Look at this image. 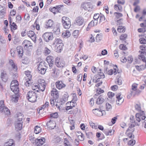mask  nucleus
Listing matches in <instances>:
<instances>
[{
  "label": "nucleus",
  "instance_id": "nucleus-1",
  "mask_svg": "<svg viewBox=\"0 0 146 146\" xmlns=\"http://www.w3.org/2000/svg\"><path fill=\"white\" fill-rule=\"evenodd\" d=\"M144 112L142 111L141 113H137L135 115V117L136 121L139 123L140 121L143 123H145V125L146 126V116H145Z\"/></svg>",
  "mask_w": 146,
  "mask_h": 146
},
{
  "label": "nucleus",
  "instance_id": "nucleus-2",
  "mask_svg": "<svg viewBox=\"0 0 146 146\" xmlns=\"http://www.w3.org/2000/svg\"><path fill=\"white\" fill-rule=\"evenodd\" d=\"M27 99L32 102H35L36 100V94L34 91L29 92L27 95Z\"/></svg>",
  "mask_w": 146,
  "mask_h": 146
},
{
  "label": "nucleus",
  "instance_id": "nucleus-3",
  "mask_svg": "<svg viewBox=\"0 0 146 146\" xmlns=\"http://www.w3.org/2000/svg\"><path fill=\"white\" fill-rule=\"evenodd\" d=\"M11 90L15 94L12 96L13 99H14L15 101H17L19 95V89L18 86L16 85L13 87L11 88Z\"/></svg>",
  "mask_w": 146,
  "mask_h": 146
},
{
  "label": "nucleus",
  "instance_id": "nucleus-4",
  "mask_svg": "<svg viewBox=\"0 0 146 146\" xmlns=\"http://www.w3.org/2000/svg\"><path fill=\"white\" fill-rule=\"evenodd\" d=\"M62 22L63 27L65 29H69L71 25L70 19L67 17H63L62 18Z\"/></svg>",
  "mask_w": 146,
  "mask_h": 146
},
{
  "label": "nucleus",
  "instance_id": "nucleus-5",
  "mask_svg": "<svg viewBox=\"0 0 146 146\" xmlns=\"http://www.w3.org/2000/svg\"><path fill=\"white\" fill-rule=\"evenodd\" d=\"M45 81L43 79H39L38 80V85H37V88L39 91L42 92L44 91L46 87Z\"/></svg>",
  "mask_w": 146,
  "mask_h": 146
},
{
  "label": "nucleus",
  "instance_id": "nucleus-6",
  "mask_svg": "<svg viewBox=\"0 0 146 146\" xmlns=\"http://www.w3.org/2000/svg\"><path fill=\"white\" fill-rule=\"evenodd\" d=\"M36 125L35 127V130L34 131V134H30L29 135V140L31 143L35 146L36 145Z\"/></svg>",
  "mask_w": 146,
  "mask_h": 146
},
{
  "label": "nucleus",
  "instance_id": "nucleus-7",
  "mask_svg": "<svg viewBox=\"0 0 146 146\" xmlns=\"http://www.w3.org/2000/svg\"><path fill=\"white\" fill-rule=\"evenodd\" d=\"M42 37L44 40L46 42H48L50 40L52 39L53 35L51 33H46L43 35Z\"/></svg>",
  "mask_w": 146,
  "mask_h": 146
},
{
  "label": "nucleus",
  "instance_id": "nucleus-8",
  "mask_svg": "<svg viewBox=\"0 0 146 146\" xmlns=\"http://www.w3.org/2000/svg\"><path fill=\"white\" fill-rule=\"evenodd\" d=\"M137 84H133L132 85V91H131V95L134 96L135 95L138 94L141 92V91L137 90Z\"/></svg>",
  "mask_w": 146,
  "mask_h": 146
},
{
  "label": "nucleus",
  "instance_id": "nucleus-9",
  "mask_svg": "<svg viewBox=\"0 0 146 146\" xmlns=\"http://www.w3.org/2000/svg\"><path fill=\"white\" fill-rule=\"evenodd\" d=\"M63 5H59L54 7L52 8H50L49 9L50 11L52 12L54 14L59 12L61 8L63 7Z\"/></svg>",
  "mask_w": 146,
  "mask_h": 146
},
{
  "label": "nucleus",
  "instance_id": "nucleus-10",
  "mask_svg": "<svg viewBox=\"0 0 146 146\" xmlns=\"http://www.w3.org/2000/svg\"><path fill=\"white\" fill-rule=\"evenodd\" d=\"M22 44L25 49H27L30 48L29 47H32V44L31 43V42L27 40H24L22 43Z\"/></svg>",
  "mask_w": 146,
  "mask_h": 146
},
{
  "label": "nucleus",
  "instance_id": "nucleus-11",
  "mask_svg": "<svg viewBox=\"0 0 146 146\" xmlns=\"http://www.w3.org/2000/svg\"><path fill=\"white\" fill-rule=\"evenodd\" d=\"M23 122L16 121L15 123V127L17 131H19L23 127Z\"/></svg>",
  "mask_w": 146,
  "mask_h": 146
},
{
  "label": "nucleus",
  "instance_id": "nucleus-12",
  "mask_svg": "<svg viewBox=\"0 0 146 146\" xmlns=\"http://www.w3.org/2000/svg\"><path fill=\"white\" fill-rule=\"evenodd\" d=\"M27 35L28 36L30 37L33 41L35 43L36 42V35L35 34L34 32L33 31H29L27 33Z\"/></svg>",
  "mask_w": 146,
  "mask_h": 146
},
{
  "label": "nucleus",
  "instance_id": "nucleus-13",
  "mask_svg": "<svg viewBox=\"0 0 146 146\" xmlns=\"http://www.w3.org/2000/svg\"><path fill=\"white\" fill-rule=\"evenodd\" d=\"M54 22L51 19L48 21L46 24V28L47 29H53L54 26Z\"/></svg>",
  "mask_w": 146,
  "mask_h": 146
},
{
  "label": "nucleus",
  "instance_id": "nucleus-14",
  "mask_svg": "<svg viewBox=\"0 0 146 146\" xmlns=\"http://www.w3.org/2000/svg\"><path fill=\"white\" fill-rule=\"evenodd\" d=\"M51 95L55 100L58 99L59 97L58 91L55 88H53L51 91Z\"/></svg>",
  "mask_w": 146,
  "mask_h": 146
},
{
  "label": "nucleus",
  "instance_id": "nucleus-15",
  "mask_svg": "<svg viewBox=\"0 0 146 146\" xmlns=\"http://www.w3.org/2000/svg\"><path fill=\"white\" fill-rule=\"evenodd\" d=\"M121 95V93H118L116 94V98L117 100L116 101L117 104L118 105H120L122 103L123 100H122V98L120 97Z\"/></svg>",
  "mask_w": 146,
  "mask_h": 146
},
{
  "label": "nucleus",
  "instance_id": "nucleus-16",
  "mask_svg": "<svg viewBox=\"0 0 146 146\" xmlns=\"http://www.w3.org/2000/svg\"><path fill=\"white\" fill-rule=\"evenodd\" d=\"M17 51L19 56L21 58L23 56V47L21 46H17Z\"/></svg>",
  "mask_w": 146,
  "mask_h": 146
},
{
  "label": "nucleus",
  "instance_id": "nucleus-17",
  "mask_svg": "<svg viewBox=\"0 0 146 146\" xmlns=\"http://www.w3.org/2000/svg\"><path fill=\"white\" fill-rule=\"evenodd\" d=\"M1 78L2 80L4 82H6L8 79V76L5 71H3L1 72Z\"/></svg>",
  "mask_w": 146,
  "mask_h": 146
},
{
  "label": "nucleus",
  "instance_id": "nucleus-18",
  "mask_svg": "<svg viewBox=\"0 0 146 146\" xmlns=\"http://www.w3.org/2000/svg\"><path fill=\"white\" fill-rule=\"evenodd\" d=\"M56 88L59 90L61 89L65 86V85L61 81H58L56 83Z\"/></svg>",
  "mask_w": 146,
  "mask_h": 146
},
{
  "label": "nucleus",
  "instance_id": "nucleus-19",
  "mask_svg": "<svg viewBox=\"0 0 146 146\" xmlns=\"http://www.w3.org/2000/svg\"><path fill=\"white\" fill-rule=\"evenodd\" d=\"M76 23L78 25H81L83 24L84 22V19L82 17H79L77 18L76 20Z\"/></svg>",
  "mask_w": 146,
  "mask_h": 146
},
{
  "label": "nucleus",
  "instance_id": "nucleus-20",
  "mask_svg": "<svg viewBox=\"0 0 146 146\" xmlns=\"http://www.w3.org/2000/svg\"><path fill=\"white\" fill-rule=\"evenodd\" d=\"M38 138H40V137ZM37 146H40L42 145L44 143L45 139L44 137L40 138H37Z\"/></svg>",
  "mask_w": 146,
  "mask_h": 146
},
{
  "label": "nucleus",
  "instance_id": "nucleus-21",
  "mask_svg": "<svg viewBox=\"0 0 146 146\" xmlns=\"http://www.w3.org/2000/svg\"><path fill=\"white\" fill-rule=\"evenodd\" d=\"M31 73V72L29 70L25 71V74L26 75V76L25 77V79L24 80L31 79L32 75Z\"/></svg>",
  "mask_w": 146,
  "mask_h": 146
},
{
  "label": "nucleus",
  "instance_id": "nucleus-22",
  "mask_svg": "<svg viewBox=\"0 0 146 146\" xmlns=\"http://www.w3.org/2000/svg\"><path fill=\"white\" fill-rule=\"evenodd\" d=\"M14 141L12 139H11L8 141L5 142L4 146H15Z\"/></svg>",
  "mask_w": 146,
  "mask_h": 146
},
{
  "label": "nucleus",
  "instance_id": "nucleus-23",
  "mask_svg": "<svg viewBox=\"0 0 146 146\" xmlns=\"http://www.w3.org/2000/svg\"><path fill=\"white\" fill-rule=\"evenodd\" d=\"M136 69L139 71H141L145 69L146 64H139V65L135 66Z\"/></svg>",
  "mask_w": 146,
  "mask_h": 146
},
{
  "label": "nucleus",
  "instance_id": "nucleus-24",
  "mask_svg": "<svg viewBox=\"0 0 146 146\" xmlns=\"http://www.w3.org/2000/svg\"><path fill=\"white\" fill-rule=\"evenodd\" d=\"M54 124V122L52 121L51 120H50L46 123V125L48 127L51 129L54 128L55 125L53 126V125Z\"/></svg>",
  "mask_w": 146,
  "mask_h": 146
},
{
  "label": "nucleus",
  "instance_id": "nucleus-25",
  "mask_svg": "<svg viewBox=\"0 0 146 146\" xmlns=\"http://www.w3.org/2000/svg\"><path fill=\"white\" fill-rule=\"evenodd\" d=\"M63 44H60L58 45L55 46V48L56 50V52H61L63 49Z\"/></svg>",
  "mask_w": 146,
  "mask_h": 146
},
{
  "label": "nucleus",
  "instance_id": "nucleus-26",
  "mask_svg": "<svg viewBox=\"0 0 146 146\" xmlns=\"http://www.w3.org/2000/svg\"><path fill=\"white\" fill-rule=\"evenodd\" d=\"M128 128L127 129L126 131L128 132L130 131L132 132H133L135 130V128L134 127H135V125L133 124H130Z\"/></svg>",
  "mask_w": 146,
  "mask_h": 146
},
{
  "label": "nucleus",
  "instance_id": "nucleus-27",
  "mask_svg": "<svg viewBox=\"0 0 146 146\" xmlns=\"http://www.w3.org/2000/svg\"><path fill=\"white\" fill-rule=\"evenodd\" d=\"M104 101L103 98L101 97L100 96L96 100V104L98 105L101 104Z\"/></svg>",
  "mask_w": 146,
  "mask_h": 146
},
{
  "label": "nucleus",
  "instance_id": "nucleus-28",
  "mask_svg": "<svg viewBox=\"0 0 146 146\" xmlns=\"http://www.w3.org/2000/svg\"><path fill=\"white\" fill-rule=\"evenodd\" d=\"M5 13V10L4 6L0 5V15L2 16L1 18L4 17Z\"/></svg>",
  "mask_w": 146,
  "mask_h": 146
},
{
  "label": "nucleus",
  "instance_id": "nucleus-29",
  "mask_svg": "<svg viewBox=\"0 0 146 146\" xmlns=\"http://www.w3.org/2000/svg\"><path fill=\"white\" fill-rule=\"evenodd\" d=\"M60 44H63L62 40L60 38H55L53 43L54 46L58 45Z\"/></svg>",
  "mask_w": 146,
  "mask_h": 146
},
{
  "label": "nucleus",
  "instance_id": "nucleus-30",
  "mask_svg": "<svg viewBox=\"0 0 146 146\" xmlns=\"http://www.w3.org/2000/svg\"><path fill=\"white\" fill-rule=\"evenodd\" d=\"M3 108V109L2 110H0L1 112H3L6 115L10 114V110L4 106Z\"/></svg>",
  "mask_w": 146,
  "mask_h": 146
},
{
  "label": "nucleus",
  "instance_id": "nucleus-31",
  "mask_svg": "<svg viewBox=\"0 0 146 146\" xmlns=\"http://www.w3.org/2000/svg\"><path fill=\"white\" fill-rule=\"evenodd\" d=\"M46 60L48 64H53L54 61L53 57L51 56H48L46 58Z\"/></svg>",
  "mask_w": 146,
  "mask_h": 146
},
{
  "label": "nucleus",
  "instance_id": "nucleus-32",
  "mask_svg": "<svg viewBox=\"0 0 146 146\" xmlns=\"http://www.w3.org/2000/svg\"><path fill=\"white\" fill-rule=\"evenodd\" d=\"M71 35V33L68 30L66 31L63 33L62 36L64 38H68L70 37Z\"/></svg>",
  "mask_w": 146,
  "mask_h": 146
},
{
  "label": "nucleus",
  "instance_id": "nucleus-33",
  "mask_svg": "<svg viewBox=\"0 0 146 146\" xmlns=\"http://www.w3.org/2000/svg\"><path fill=\"white\" fill-rule=\"evenodd\" d=\"M17 121H18L23 122L22 121L23 118V115L21 113H17Z\"/></svg>",
  "mask_w": 146,
  "mask_h": 146
},
{
  "label": "nucleus",
  "instance_id": "nucleus-34",
  "mask_svg": "<svg viewBox=\"0 0 146 146\" xmlns=\"http://www.w3.org/2000/svg\"><path fill=\"white\" fill-rule=\"evenodd\" d=\"M117 31L119 33H124L125 31V28L121 25L119 26L117 29Z\"/></svg>",
  "mask_w": 146,
  "mask_h": 146
},
{
  "label": "nucleus",
  "instance_id": "nucleus-35",
  "mask_svg": "<svg viewBox=\"0 0 146 146\" xmlns=\"http://www.w3.org/2000/svg\"><path fill=\"white\" fill-rule=\"evenodd\" d=\"M114 15L115 17V21H116L119 19L120 17H121L123 16L122 14L117 12H115L114 13Z\"/></svg>",
  "mask_w": 146,
  "mask_h": 146
},
{
  "label": "nucleus",
  "instance_id": "nucleus-36",
  "mask_svg": "<svg viewBox=\"0 0 146 146\" xmlns=\"http://www.w3.org/2000/svg\"><path fill=\"white\" fill-rule=\"evenodd\" d=\"M98 23V21L96 20H93L88 24L89 26L92 27L96 25Z\"/></svg>",
  "mask_w": 146,
  "mask_h": 146
},
{
  "label": "nucleus",
  "instance_id": "nucleus-37",
  "mask_svg": "<svg viewBox=\"0 0 146 146\" xmlns=\"http://www.w3.org/2000/svg\"><path fill=\"white\" fill-rule=\"evenodd\" d=\"M70 124L71 125L70 126V129L72 130L75 129L74 123L75 122L73 119H69Z\"/></svg>",
  "mask_w": 146,
  "mask_h": 146
},
{
  "label": "nucleus",
  "instance_id": "nucleus-38",
  "mask_svg": "<svg viewBox=\"0 0 146 146\" xmlns=\"http://www.w3.org/2000/svg\"><path fill=\"white\" fill-rule=\"evenodd\" d=\"M37 69V71L39 73L42 74H45L46 71V70L45 68L38 67Z\"/></svg>",
  "mask_w": 146,
  "mask_h": 146
},
{
  "label": "nucleus",
  "instance_id": "nucleus-39",
  "mask_svg": "<svg viewBox=\"0 0 146 146\" xmlns=\"http://www.w3.org/2000/svg\"><path fill=\"white\" fill-rule=\"evenodd\" d=\"M114 131L113 132L112 130H111L108 129H105L104 130V132L106 135H111L112 133H113Z\"/></svg>",
  "mask_w": 146,
  "mask_h": 146
},
{
  "label": "nucleus",
  "instance_id": "nucleus-40",
  "mask_svg": "<svg viewBox=\"0 0 146 146\" xmlns=\"http://www.w3.org/2000/svg\"><path fill=\"white\" fill-rule=\"evenodd\" d=\"M19 86L18 82L17 80H13L11 83L10 87L11 88L12 87H13L15 86Z\"/></svg>",
  "mask_w": 146,
  "mask_h": 146
},
{
  "label": "nucleus",
  "instance_id": "nucleus-41",
  "mask_svg": "<svg viewBox=\"0 0 146 146\" xmlns=\"http://www.w3.org/2000/svg\"><path fill=\"white\" fill-rule=\"evenodd\" d=\"M79 31L78 30H75L72 33L73 36L75 38H77L79 35Z\"/></svg>",
  "mask_w": 146,
  "mask_h": 146
},
{
  "label": "nucleus",
  "instance_id": "nucleus-42",
  "mask_svg": "<svg viewBox=\"0 0 146 146\" xmlns=\"http://www.w3.org/2000/svg\"><path fill=\"white\" fill-rule=\"evenodd\" d=\"M53 31L54 33L56 35H58L60 33L59 28L58 27L54 28L53 29Z\"/></svg>",
  "mask_w": 146,
  "mask_h": 146
},
{
  "label": "nucleus",
  "instance_id": "nucleus-43",
  "mask_svg": "<svg viewBox=\"0 0 146 146\" xmlns=\"http://www.w3.org/2000/svg\"><path fill=\"white\" fill-rule=\"evenodd\" d=\"M51 52V51L47 47H45L43 51V53L45 55L49 54Z\"/></svg>",
  "mask_w": 146,
  "mask_h": 146
},
{
  "label": "nucleus",
  "instance_id": "nucleus-44",
  "mask_svg": "<svg viewBox=\"0 0 146 146\" xmlns=\"http://www.w3.org/2000/svg\"><path fill=\"white\" fill-rule=\"evenodd\" d=\"M79 133H80V135H78L76 134V135L77 136L79 140L81 141H83L84 139V134L81 132H80Z\"/></svg>",
  "mask_w": 146,
  "mask_h": 146
},
{
  "label": "nucleus",
  "instance_id": "nucleus-45",
  "mask_svg": "<svg viewBox=\"0 0 146 146\" xmlns=\"http://www.w3.org/2000/svg\"><path fill=\"white\" fill-rule=\"evenodd\" d=\"M139 58L141 59L143 62L146 64V58L143 54H140L139 55Z\"/></svg>",
  "mask_w": 146,
  "mask_h": 146
},
{
  "label": "nucleus",
  "instance_id": "nucleus-46",
  "mask_svg": "<svg viewBox=\"0 0 146 146\" xmlns=\"http://www.w3.org/2000/svg\"><path fill=\"white\" fill-rule=\"evenodd\" d=\"M17 26L15 23L13 22L10 25V28L11 31L13 29L15 30L17 29Z\"/></svg>",
  "mask_w": 146,
  "mask_h": 146
},
{
  "label": "nucleus",
  "instance_id": "nucleus-47",
  "mask_svg": "<svg viewBox=\"0 0 146 146\" xmlns=\"http://www.w3.org/2000/svg\"><path fill=\"white\" fill-rule=\"evenodd\" d=\"M135 107L136 110L137 111H141V106L140 103L136 104L135 106Z\"/></svg>",
  "mask_w": 146,
  "mask_h": 146
},
{
  "label": "nucleus",
  "instance_id": "nucleus-48",
  "mask_svg": "<svg viewBox=\"0 0 146 146\" xmlns=\"http://www.w3.org/2000/svg\"><path fill=\"white\" fill-rule=\"evenodd\" d=\"M83 8L86 10L89 11V8H90L89 5L88 3L84 4L82 5Z\"/></svg>",
  "mask_w": 146,
  "mask_h": 146
},
{
  "label": "nucleus",
  "instance_id": "nucleus-49",
  "mask_svg": "<svg viewBox=\"0 0 146 146\" xmlns=\"http://www.w3.org/2000/svg\"><path fill=\"white\" fill-rule=\"evenodd\" d=\"M32 48H28L27 49H25V53L27 55L29 56L31 54V51Z\"/></svg>",
  "mask_w": 146,
  "mask_h": 146
},
{
  "label": "nucleus",
  "instance_id": "nucleus-50",
  "mask_svg": "<svg viewBox=\"0 0 146 146\" xmlns=\"http://www.w3.org/2000/svg\"><path fill=\"white\" fill-rule=\"evenodd\" d=\"M100 71H101V69H100ZM98 73H99V74H98L97 76L98 77H100V78H104L105 77V75L102 72H98Z\"/></svg>",
  "mask_w": 146,
  "mask_h": 146
},
{
  "label": "nucleus",
  "instance_id": "nucleus-51",
  "mask_svg": "<svg viewBox=\"0 0 146 146\" xmlns=\"http://www.w3.org/2000/svg\"><path fill=\"white\" fill-rule=\"evenodd\" d=\"M31 80H25L26 82H25V84L27 86H30L32 82L31 81Z\"/></svg>",
  "mask_w": 146,
  "mask_h": 146
},
{
  "label": "nucleus",
  "instance_id": "nucleus-52",
  "mask_svg": "<svg viewBox=\"0 0 146 146\" xmlns=\"http://www.w3.org/2000/svg\"><path fill=\"white\" fill-rule=\"evenodd\" d=\"M127 37V35L126 34H123L120 36V39L121 40H125Z\"/></svg>",
  "mask_w": 146,
  "mask_h": 146
},
{
  "label": "nucleus",
  "instance_id": "nucleus-53",
  "mask_svg": "<svg viewBox=\"0 0 146 146\" xmlns=\"http://www.w3.org/2000/svg\"><path fill=\"white\" fill-rule=\"evenodd\" d=\"M50 116L51 118H56L58 117V114L57 112H56L54 113L50 114Z\"/></svg>",
  "mask_w": 146,
  "mask_h": 146
},
{
  "label": "nucleus",
  "instance_id": "nucleus-54",
  "mask_svg": "<svg viewBox=\"0 0 146 146\" xmlns=\"http://www.w3.org/2000/svg\"><path fill=\"white\" fill-rule=\"evenodd\" d=\"M114 7L116 9H118L119 11H122V7L120 5H114Z\"/></svg>",
  "mask_w": 146,
  "mask_h": 146
},
{
  "label": "nucleus",
  "instance_id": "nucleus-55",
  "mask_svg": "<svg viewBox=\"0 0 146 146\" xmlns=\"http://www.w3.org/2000/svg\"><path fill=\"white\" fill-rule=\"evenodd\" d=\"M86 136L89 139H90L93 137V134L92 132H86Z\"/></svg>",
  "mask_w": 146,
  "mask_h": 146
},
{
  "label": "nucleus",
  "instance_id": "nucleus-56",
  "mask_svg": "<svg viewBox=\"0 0 146 146\" xmlns=\"http://www.w3.org/2000/svg\"><path fill=\"white\" fill-rule=\"evenodd\" d=\"M139 41L141 44H146V40L144 38H140Z\"/></svg>",
  "mask_w": 146,
  "mask_h": 146
},
{
  "label": "nucleus",
  "instance_id": "nucleus-57",
  "mask_svg": "<svg viewBox=\"0 0 146 146\" xmlns=\"http://www.w3.org/2000/svg\"><path fill=\"white\" fill-rule=\"evenodd\" d=\"M119 47V49L122 50H125L127 49V48L126 47V46L123 44H120Z\"/></svg>",
  "mask_w": 146,
  "mask_h": 146
},
{
  "label": "nucleus",
  "instance_id": "nucleus-58",
  "mask_svg": "<svg viewBox=\"0 0 146 146\" xmlns=\"http://www.w3.org/2000/svg\"><path fill=\"white\" fill-rule=\"evenodd\" d=\"M100 22H102L104 21L105 20V18L104 15L102 14L100 16Z\"/></svg>",
  "mask_w": 146,
  "mask_h": 146
},
{
  "label": "nucleus",
  "instance_id": "nucleus-59",
  "mask_svg": "<svg viewBox=\"0 0 146 146\" xmlns=\"http://www.w3.org/2000/svg\"><path fill=\"white\" fill-rule=\"evenodd\" d=\"M116 21H117V25H121L123 24V19H119L118 20H117Z\"/></svg>",
  "mask_w": 146,
  "mask_h": 146
},
{
  "label": "nucleus",
  "instance_id": "nucleus-60",
  "mask_svg": "<svg viewBox=\"0 0 146 146\" xmlns=\"http://www.w3.org/2000/svg\"><path fill=\"white\" fill-rule=\"evenodd\" d=\"M0 105H1L0 106V110H2L3 109V108L5 106L3 100H1L0 101Z\"/></svg>",
  "mask_w": 146,
  "mask_h": 146
},
{
  "label": "nucleus",
  "instance_id": "nucleus-61",
  "mask_svg": "<svg viewBox=\"0 0 146 146\" xmlns=\"http://www.w3.org/2000/svg\"><path fill=\"white\" fill-rule=\"evenodd\" d=\"M106 107L107 111H109L111 109L112 107L111 105L108 103H106Z\"/></svg>",
  "mask_w": 146,
  "mask_h": 146
},
{
  "label": "nucleus",
  "instance_id": "nucleus-62",
  "mask_svg": "<svg viewBox=\"0 0 146 146\" xmlns=\"http://www.w3.org/2000/svg\"><path fill=\"white\" fill-rule=\"evenodd\" d=\"M101 36L100 34H98L97 35L96 37V41L98 42L101 40Z\"/></svg>",
  "mask_w": 146,
  "mask_h": 146
},
{
  "label": "nucleus",
  "instance_id": "nucleus-63",
  "mask_svg": "<svg viewBox=\"0 0 146 146\" xmlns=\"http://www.w3.org/2000/svg\"><path fill=\"white\" fill-rule=\"evenodd\" d=\"M89 123L91 127L93 128H94L95 129H96L97 128V126H95V125L94 123H93L92 121H90V122H89Z\"/></svg>",
  "mask_w": 146,
  "mask_h": 146
},
{
  "label": "nucleus",
  "instance_id": "nucleus-64",
  "mask_svg": "<svg viewBox=\"0 0 146 146\" xmlns=\"http://www.w3.org/2000/svg\"><path fill=\"white\" fill-rule=\"evenodd\" d=\"M64 143L65 146H72L69 141L67 140L65 141Z\"/></svg>",
  "mask_w": 146,
  "mask_h": 146
}]
</instances>
